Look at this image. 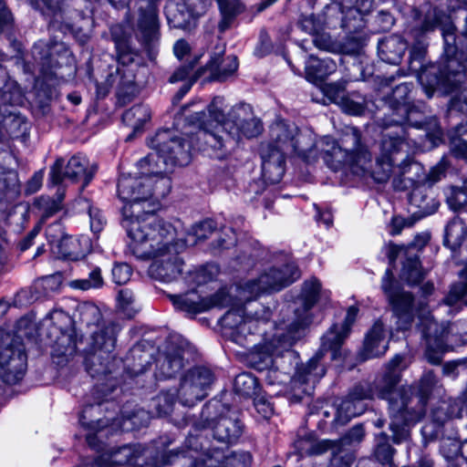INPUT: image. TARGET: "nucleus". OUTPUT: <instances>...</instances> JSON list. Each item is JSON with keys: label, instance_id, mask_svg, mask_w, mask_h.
<instances>
[{"label": "nucleus", "instance_id": "49", "mask_svg": "<svg viewBox=\"0 0 467 467\" xmlns=\"http://www.w3.org/2000/svg\"><path fill=\"white\" fill-rule=\"evenodd\" d=\"M81 321L86 325H90L99 321L100 317L99 309L92 304H84L78 307Z\"/></svg>", "mask_w": 467, "mask_h": 467}, {"label": "nucleus", "instance_id": "39", "mask_svg": "<svg viewBox=\"0 0 467 467\" xmlns=\"http://www.w3.org/2000/svg\"><path fill=\"white\" fill-rule=\"evenodd\" d=\"M218 275V267L214 265L200 266L188 273L186 282L191 285L200 286L213 280Z\"/></svg>", "mask_w": 467, "mask_h": 467}, {"label": "nucleus", "instance_id": "34", "mask_svg": "<svg viewBox=\"0 0 467 467\" xmlns=\"http://www.w3.org/2000/svg\"><path fill=\"white\" fill-rule=\"evenodd\" d=\"M150 119V109L146 106L136 105L126 110L122 115V121L133 129L134 132H140Z\"/></svg>", "mask_w": 467, "mask_h": 467}, {"label": "nucleus", "instance_id": "60", "mask_svg": "<svg viewBox=\"0 0 467 467\" xmlns=\"http://www.w3.org/2000/svg\"><path fill=\"white\" fill-rule=\"evenodd\" d=\"M209 2L210 0H185V5L192 16H201L205 12Z\"/></svg>", "mask_w": 467, "mask_h": 467}, {"label": "nucleus", "instance_id": "35", "mask_svg": "<svg viewBox=\"0 0 467 467\" xmlns=\"http://www.w3.org/2000/svg\"><path fill=\"white\" fill-rule=\"evenodd\" d=\"M466 235V227L460 218H453L445 228L444 244L451 249L459 247Z\"/></svg>", "mask_w": 467, "mask_h": 467}, {"label": "nucleus", "instance_id": "14", "mask_svg": "<svg viewBox=\"0 0 467 467\" xmlns=\"http://www.w3.org/2000/svg\"><path fill=\"white\" fill-rule=\"evenodd\" d=\"M381 286L397 318L398 329L407 330L410 327L414 318L413 297L411 294L394 286L393 274L389 268L382 278Z\"/></svg>", "mask_w": 467, "mask_h": 467}, {"label": "nucleus", "instance_id": "50", "mask_svg": "<svg viewBox=\"0 0 467 467\" xmlns=\"http://www.w3.org/2000/svg\"><path fill=\"white\" fill-rule=\"evenodd\" d=\"M131 274V268L127 264H116L112 268V278L118 285L126 284L130 279Z\"/></svg>", "mask_w": 467, "mask_h": 467}, {"label": "nucleus", "instance_id": "8", "mask_svg": "<svg viewBox=\"0 0 467 467\" xmlns=\"http://www.w3.org/2000/svg\"><path fill=\"white\" fill-rule=\"evenodd\" d=\"M403 361V356L396 355L388 363L384 376L377 379L373 387L368 384L356 386L348 398L343 400L337 408L336 420L340 424H345L351 418L362 414L364 408L360 401L363 400L379 398L389 400V391L400 381V371L405 368Z\"/></svg>", "mask_w": 467, "mask_h": 467}, {"label": "nucleus", "instance_id": "12", "mask_svg": "<svg viewBox=\"0 0 467 467\" xmlns=\"http://www.w3.org/2000/svg\"><path fill=\"white\" fill-rule=\"evenodd\" d=\"M118 332L119 327L109 324L93 334L92 340L96 349L85 359L87 371L92 378L111 372V352L115 348Z\"/></svg>", "mask_w": 467, "mask_h": 467}, {"label": "nucleus", "instance_id": "10", "mask_svg": "<svg viewBox=\"0 0 467 467\" xmlns=\"http://www.w3.org/2000/svg\"><path fill=\"white\" fill-rule=\"evenodd\" d=\"M467 75V66L456 57H449L438 67L431 66L419 75V81L428 98L440 89L451 93L460 87Z\"/></svg>", "mask_w": 467, "mask_h": 467}, {"label": "nucleus", "instance_id": "17", "mask_svg": "<svg viewBox=\"0 0 467 467\" xmlns=\"http://www.w3.org/2000/svg\"><path fill=\"white\" fill-rule=\"evenodd\" d=\"M55 53H59L61 58L66 59L67 63L69 62V51L62 44L49 47L46 42L38 41L32 47L34 62L46 79L64 78L62 74L57 72L61 64L57 59H55Z\"/></svg>", "mask_w": 467, "mask_h": 467}, {"label": "nucleus", "instance_id": "28", "mask_svg": "<svg viewBox=\"0 0 467 467\" xmlns=\"http://www.w3.org/2000/svg\"><path fill=\"white\" fill-rule=\"evenodd\" d=\"M243 427L235 418L223 416L219 418L213 426V437L223 443L235 442L241 436Z\"/></svg>", "mask_w": 467, "mask_h": 467}, {"label": "nucleus", "instance_id": "33", "mask_svg": "<svg viewBox=\"0 0 467 467\" xmlns=\"http://www.w3.org/2000/svg\"><path fill=\"white\" fill-rule=\"evenodd\" d=\"M88 246V238L65 237L59 243L62 256L68 260L77 261L85 255Z\"/></svg>", "mask_w": 467, "mask_h": 467}, {"label": "nucleus", "instance_id": "6", "mask_svg": "<svg viewBox=\"0 0 467 467\" xmlns=\"http://www.w3.org/2000/svg\"><path fill=\"white\" fill-rule=\"evenodd\" d=\"M229 117L230 119L225 122L227 130L223 134L213 133L208 129L201 130L197 133L198 139L204 140V145H200L199 150L206 151L211 149L214 151L215 158L223 159L236 146L241 136L254 138L263 130L260 119L254 117L249 104L242 103L233 107Z\"/></svg>", "mask_w": 467, "mask_h": 467}, {"label": "nucleus", "instance_id": "18", "mask_svg": "<svg viewBox=\"0 0 467 467\" xmlns=\"http://www.w3.org/2000/svg\"><path fill=\"white\" fill-rule=\"evenodd\" d=\"M63 160H57L50 169L49 180L52 184L57 185L67 178L74 182H82V188H85L92 180L96 168H88V161L85 157L73 156L62 172Z\"/></svg>", "mask_w": 467, "mask_h": 467}, {"label": "nucleus", "instance_id": "46", "mask_svg": "<svg viewBox=\"0 0 467 467\" xmlns=\"http://www.w3.org/2000/svg\"><path fill=\"white\" fill-rule=\"evenodd\" d=\"M341 109L351 115H360L365 109V100L359 95L346 96L339 104Z\"/></svg>", "mask_w": 467, "mask_h": 467}, {"label": "nucleus", "instance_id": "32", "mask_svg": "<svg viewBox=\"0 0 467 467\" xmlns=\"http://www.w3.org/2000/svg\"><path fill=\"white\" fill-rule=\"evenodd\" d=\"M256 322V320L245 317L243 308L231 309L221 319L223 327L236 330L239 334H244L246 329L254 327Z\"/></svg>", "mask_w": 467, "mask_h": 467}, {"label": "nucleus", "instance_id": "57", "mask_svg": "<svg viewBox=\"0 0 467 467\" xmlns=\"http://www.w3.org/2000/svg\"><path fill=\"white\" fill-rule=\"evenodd\" d=\"M13 22V16L5 3L0 0V34L8 29Z\"/></svg>", "mask_w": 467, "mask_h": 467}, {"label": "nucleus", "instance_id": "43", "mask_svg": "<svg viewBox=\"0 0 467 467\" xmlns=\"http://www.w3.org/2000/svg\"><path fill=\"white\" fill-rule=\"evenodd\" d=\"M462 411L456 403L447 404L442 402L432 412V418L439 425H442L447 420L452 418H460Z\"/></svg>", "mask_w": 467, "mask_h": 467}, {"label": "nucleus", "instance_id": "4", "mask_svg": "<svg viewBox=\"0 0 467 467\" xmlns=\"http://www.w3.org/2000/svg\"><path fill=\"white\" fill-rule=\"evenodd\" d=\"M318 296L328 298L327 291H321V284L316 278L304 283L301 292L304 316L296 310V318L288 324H280L271 339L256 346L248 356V362L252 368L258 371H265L274 366L275 357L280 356L288 350L303 335L306 327L310 323L307 312L317 301Z\"/></svg>", "mask_w": 467, "mask_h": 467}, {"label": "nucleus", "instance_id": "47", "mask_svg": "<svg viewBox=\"0 0 467 467\" xmlns=\"http://www.w3.org/2000/svg\"><path fill=\"white\" fill-rule=\"evenodd\" d=\"M346 81L339 80L326 84L323 88L324 94L334 103L340 104L347 96L345 93Z\"/></svg>", "mask_w": 467, "mask_h": 467}, {"label": "nucleus", "instance_id": "53", "mask_svg": "<svg viewBox=\"0 0 467 467\" xmlns=\"http://www.w3.org/2000/svg\"><path fill=\"white\" fill-rule=\"evenodd\" d=\"M424 55L425 47L422 45L418 44L412 47L410 55V67L413 68L415 71L422 67V60Z\"/></svg>", "mask_w": 467, "mask_h": 467}, {"label": "nucleus", "instance_id": "15", "mask_svg": "<svg viewBox=\"0 0 467 467\" xmlns=\"http://www.w3.org/2000/svg\"><path fill=\"white\" fill-rule=\"evenodd\" d=\"M214 375L211 369L205 367H196L190 369L182 378L179 398L184 406H193L197 401L203 400L208 395Z\"/></svg>", "mask_w": 467, "mask_h": 467}, {"label": "nucleus", "instance_id": "26", "mask_svg": "<svg viewBox=\"0 0 467 467\" xmlns=\"http://www.w3.org/2000/svg\"><path fill=\"white\" fill-rule=\"evenodd\" d=\"M137 457L138 453L135 448L125 445L102 453L90 466L88 463H84L80 467H113L115 465L132 463Z\"/></svg>", "mask_w": 467, "mask_h": 467}, {"label": "nucleus", "instance_id": "5", "mask_svg": "<svg viewBox=\"0 0 467 467\" xmlns=\"http://www.w3.org/2000/svg\"><path fill=\"white\" fill-rule=\"evenodd\" d=\"M433 371H426L416 388L408 387L395 389L397 383L389 394V410L391 418L390 429L399 432L404 426L420 420L426 412L427 400L438 385Z\"/></svg>", "mask_w": 467, "mask_h": 467}, {"label": "nucleus", "instance_id": "52", "mask_svg": "<svg viewBox=\"0 0 467 467\" xmlns=\"http://www.w3.org/2000/svg\"><path fill=\"white\" fill-rule=\"evenodd\" d=\"M215 229V223L213 220H205L193 226V234L196 239H206Z\"/></svg>", "mask_w": 467, "mask_h": 467}, {"label": "nucleus", "instance_id": "25", "mask_svg": "<svg viewBox=\"0 0 467 467\" xmlns=\"http://www.w3.org/2000/svg\"><path fill=\"white\" fill-rule=\"evenodd\" d=\"M154 0H148L145 9L140 7V18L138 20V30L140 37L147 46H151L159 39V17Z\"/></svg>", "mask_w": 467, "mask_h": 467}, {"label": "nucleus", "instance_id": "7", "mask_svg": "<svg viewBox=\"0 0 467 467\" xmlns=\"http://www.w3.org/2000/svg\"><path fill=\"white\" fill-rule=\"evenodd\" d=\"M358 312V308L357 306H349L344 322L341 325L332 326L323 336L320 349L306 364L297 368L293 378L295 388L302 387V392L306 395L312 393L315 384L326 374V368L321 363L324 353L331 351L332 359H337L340 356V347L348 337Z\"/></svg>", "mask_w": 467, "mask_h": 467}, {"label": "nucleus", "instance_id": "11", "mask_svg": "<svg viewBox=\"0 0 467 467\" xmlns=\"http://www.w3.org/2000/svg\"><path fill=\"white\" fill-rule=\"evenodd\" d=\"M271 141L262 147H273L283 155L296 154L309 161L315 141L309 132H300L296 124L284 120L271 126Z\"/></svg>", "mask_w": 467, "mask_h": 467}, {"label": "nucleus", "instance_id": "13", "mask_svg": "<svg viewBox=\"0 0 467 467\" xmlns=\"http://www.w3.org/2000/svg\"><path fill=\"white\" fill-rule=\"evenodd\" d=\"M167 296L177 310L189 315H196L213 307H224L231 303V296L225 288L209 297L202 296L195 289L181 295L169 294Z\"/></svg>", "mask_w": 467, "mask_h": 467}, {"label": "nucleus", "instance_id": "1", "mask_svg": "<svg viewBox=\"0 0 467 467\" xmlns=\"http://www.w3.org/2000/svg\"><path fill=\"white\" fill-rule=\"evenodd\" d=\"M140 172V176L121 174L118 182V194L124 202L123 226L133 254L140 259H153L149 268L150 276L170 283L182 272L183 261L179 254L187 247L188 240L180 230L179 220L171 223L152 214L160 207V199L170 192V178Z\"/></svg>", "mask_w": 467, "mask_h": 467}, {"label": "nucleus", "instance_id": "22", "mask_svg": "<svg viewBox=\"0 0 467 467\" xmlns=\"http://www.w3.org/2000/svg\"><path fill=\"white\" fill-rule=\"evenodd\" d=\"M389 348V333L383 323L377 320L366 335L361 356L364 359L379 358Z\"/></svg>", "mask_w": 467, "mask_h": 467}, {"label": "nucleus", "instance_id": "9", "mask_svg": "<svg viewBox=\"0 0 467 467\" xmlns=\"http://www.w3.org/2000/svg\"><path fill=\"white\" fill-rule=\"evenodd\" d=\"M299 275L297 266L293 262H287L281 267L268 269L256 279L236 285L235 291L240 301L247 302L263 293L282 289L296 281Z\"/></svg>", "mask_w": 467, "mask_h": 467}, {"label": "nucleus", "instance_id": "45", "mask_svg": "<svg viewBox=\"0 0 467 467\" xmlns=\"http://www.w3.org/2000/svg\"><path fill=\"white\" fill-rule=\"evenodd\" d=\"M115 46L118 61L122 66H128L135 61L137 53L130 47L126 39H116Z\"/></svg>", "mask_w": 467, "mask_h": 467}, {"label": "nucleus", "instance_id": "63", "mask_svg": "<svg viewBox=\"0 0 467 467\" xmlns=\"http://www.w3.org/2000/svg\"><path fill=\"white\" fill-rule=\"evenodd\" d=\"M46 234H47V237L51 242H57V241L61 242V240L63 238H65L63 227L59 222L50 224L46 230Z\"/></svg>", "mask_w": 467, "mask_h": 467}, {"label": "nucleus", "instance_id": "58", "mask_svg": "<svg viewBox=\"0 0 467 467\" xmlns=\"http://www.w3.org/2000/svg\"><path fill=\"white\" fill-rule=\"evenodd\" d=\"M451 152L458 158H462L467 161V141L456 138L451 142Z\"/></svg>", "mask_w": 467, "mask_h": 467}, {"label": "nucleus", "instance_id": "23", "mask_svg": "<svg viewBox=\"0 0 467 467\" xmlns=\"http://www.w3.org/2000/svg\"><path fill=\"white\" fill-rule=\"evenodd\" d=\"M262 175L268 183H278L285 174V155L273 147L261 148Z\"/></svg>", "mask_w": 467, "mask_h": 467}, {"label": "nucleus", "instance_id": "29", "mask_svg": "<svg viewBox=\"0 0 467 467\" xmlns=\"http://www.w3.org/2000/svg\"><path fill=\"white\" fill-rule=\"evenodd\" d=\"M189 352L182 348L168 350L162 361H159L158 371L161 378L175 376L184 366V359Z\"/></svg>", "mask_w": 467, "mask_h": 467}, {"label": "nucleus", "instance_id": "61", "mask_svg": "<svg viewBox=\"0 0 467 467\" xmlns=\"http://www.w3.org/2000/svg\"><path fill=\"white\" fill-rule=\"evenodd\" d=\"M192 66L191 67H179L171 77H170V82L175 83L178 81H183V80H191L194 78L195 76H192Z\"/></svg>", "mask_w": 467, "mask_h": 467}, {"label": "nucleus", "instance_id": "51", "mask_svg": "<svg viewBox=\"0 0 467 467\" xmlns=\"http://www.w3.org/2000/svg\"><path fill=\"white\" fill-rule=\"evenodd\" d=\"M17 182L16 171L0 165V190L15 188Z\"/></svg>", "mask_w": 467, "mask_h": 467}, {"label": "nucleus", "instance_id": "3", "mask_svg": "<svg viewBox=\"0 0 467 467\" xmlns=\"http://www.w3.org/2000/svg\"><path fill=\"white\" fill-rule=\"evenodd\" d=\"M224 108L223 97H215L208 106L209 116L215 122L214 127L203 121V111L195 112L194 119L199 124V130L194 135H187V138L177 137L168 130L158 131L149 141L150 147L155 151L139 161V170L158 178L165 176L164 173L175 165H187L191 161L192 150H199L200 145H204V140L197 137L201 130L208 129L219 134H223L227 130L225 122L230 117L229 112L225 115Z\"/></svg>", "mask_w": 467, "mask_h": 467}, {"label": "nucleus", "instance_id": "55", "mask_svg": "<svg viewBox=\"0 0 467 467\" xmlns=\"http://www.w3.org/2000/svg\"><path fill=\"white\" fill-rule=\"evenodd\" d=\"M254 405L264 418H269L273 414V408L271 404L264 398L259 397L258 394L253 398Z\"/></svg>", "mask_w": 467, "mask_h": 467}, {"label": "nucleus", "instance_id": "20", "mask_svg": "<svg viewBox=\"0 0 467 467\" xmlns=\"http://www.w3.org/2000/svg\"><path fill=\"white\" fill-rule=\"evenodd\" d=\"M91 4L88 0H68L59 13L55 14L56 20L61 18L72 32H81L91 24Z\"/></svg>", "mask_w": 467, "mask_h": 467}, {"label": "nucleus", "instance_id": "38", "mask_svg": "<svg viewBox=\"0 0 467 467\" xmlns=\"http://www.w3.org/2000/svg\"><path fill=\"white\" fill-rule=\"evenodd\" d=\"M461 281L453 285L444 298V303L448 306L456 305L459 302L467 305V265L461 272Z\"/></svg>", "mask_w": 467, "mask_h": 467}, {"label": "nucleus", "instance_id": "59", "mask_svg": "<svg viewBox=\"0 0 467 467\" xmlns=\"http://www.w3.org/2000/svg\"><path fill=\"white\" fill-rule=\"evenodd\" d=\"M451 453L449 454L446 452V443H442L441 451L445 458L452 459L460 451L462 457L467 461V440L461 446H459L456 442L451 443Z\"/></svg>", "mask_w": 467, "mask_h": 467}, {"label": "nucleus", "instance_id": "54", "mask_svg": "<svg viewBox=\"0 0 467 467\" xmlns=\"http://www.w3.org/2000/svg\"><path fill=\"white\" fill-rule=\"evenodd\" d=\"M175 11L179 9L175 8L173 5L166 6V16L170 24H172L174 27H182L187 23V18L182 13L176 14Z\"/></svg>", "mask_w": 467, "mask_h": 467}, {"label": "nucleus", "instance_id": "30", "mask_svg": "<svg viewBox=\"0 0 467 467\" xmlns=\"http://www.w3.org/2000/svg\"><path fill=\"white\" fill-rule=\"evenodd\" d=\"M406 49L407 43L400 36H390L379 44L381 59L389 64H398Z\"/></svg>", "mask_w": 467, "mask_h": 467}, {"label": "nucleus", "instance_id": "37", "mask_svg": "<svg viewBox=\"0 0 467 467\" xmlns=\"http://www.w3.org/2000/svg\"><path fill=\"white\" fill-rule=\"evenodd\" d=\"M234 390L242 396L254 398L260 390L257 379L250 373L239 374L234 379Z\"/></svg>", "mask_w": 467, "mask_h": 467}, {"label": "nucleus", "instance_id": "31", "mask_svg": "<svg viewBox=\"0 0 467 467\" xmlns=\"http://www.w3.org/2000/svg\"><path fill=\"white\" fill-rule=\"evenodd\" d=\"M221 14L218 24L220 33H224L231 27L235 18L244 11V5L240 0H216Z\"/></svg>", "mask_w": 467, "mask_h": 467}, {"label": "nucleus", "instance_id": "41", "mask_svg": "<svg viewBox=\"0 0 467 467\" xmlns=\"http://www.w3.org/2000/svg\"><path fill=\"white\" fill-rule=\"evenodd\" d=\"M70 287L80 290H89L99 288L103 285V277L99 266L92 268L88 278L75 279L70 281Z\"/></svg>", "mask_w": 467, "mask_h": 467}, {"label": "nucleus", "instance_id": "16", "mask_svg": "<svg viewBox=\"0 0 467 467\" xmlns=\"http://www.w3.org/2000/svg\"><path fill=\"white\" fill-rule=\"evenodd\" d=\"M26 370V355L23 344L16 338L0 348V378L7 384L20 381Z\"/></svg>", "mask_w": 467, "mask_h": 467}, {"label": "nucleus", "instance_id": "56", "mask_svg": "<svg viewBox=\"0 0 467 467\" xmlns=\"http://www.w3.org/2000/svg\"><path fill=\"white\" fill-rule=\"evenodd\" d=\"M88 214L90 217V228L93 232L99 233L105 224V219L98 209L89 208Z\"/></svg>", "mask_w": 467, "mask_h": 467}, {"label": "nucleus", "instance_id": "27", "mask_svg": "<svg viewBox=\"0 0 467 467\" xmlns=\"http://www.w3.org/2000/svg\"><path fill=\"white\" fill-rule=\"evenodd\" d=\"M337 69V64L329 57L319 59L309 56L306 62V78L309 82L317 84Z\"/></svg>", "mask_w": 467, "mask_h": 467}, {"label": "nucleus", "instance_id": "44", "mask_svg": "<svg viewBox=\"0 0 467 467\" xmlns=\"http://www.w3.org/2000/svg\"><path fill=\"white\" fill-rule=\"evenodd\" d=\"M64 198L63 192H58V196L57 200L51 199L49 197H40L37 200V205L39 206L40 210L42 211V217L43 219H47L62 208V201Z\"/></svg>", "mask_w": 467, "mask_h": 467}, {"label": "nucleus", "instance_id": "21", "mask_svg": "<svg viewBox=\"0 0 467 467\" xmlns=\"http://www.w3.org/2000/svg\"><path fill=\"white\" fill-rule=\"evenodd\" d=\"M47 317L60 334L53 346L54 355L66 358L72 356L76 352V343L67 333V327L71 325L70 317L62 310L55 309L48 313Z\"/></svg>", "mask_w": 467, "mask_h": 467}, {"label": "nucleus", "instance_id": "62", "mask_svg": "<svg viewBox=\"0 0 467 467\" xmlns=\"http://www.w3.org/2000/svg\"><path fill=\"white\" fill-rule=\"evenodd\" d=\"M93 409L94 408L92 405L86 406L80 415L79 421L86 428H88L91 430H100L102 428V421L100 420H89V421L87 420V414H88L89 411L93 410Z\"/></svg>", "mask_w": 467, "mask_h": 467}, {"label": "nucleus", "instance_id": "19", "mask_svg": "<svg viewBox=\"0 0 467 467\" xmlns=\"http://www.w3.org/2000/svg\"><path fill=\"white\" fill-rule=\"evenodd\" d=\"M422 336L426 339L425 358L432 365H439L446 351L445 337L447 328L439 324L432 317H425L420 324Z\"/></svg>", "mask_w": 467, "mask_h": 467}, {"label": "nucleus", "instance_id": "64", "mask_svg": "<svg viewBox=\"0 0 467 467\" xmlns=\"http://www.w3.org/2000/svg\"><path fill=\"white\" fill-rule=\"evenodd\" d=\"M365 435L364 429L360 425H357L349 430L348 434L344 437V443L359 442Z\"/></svg>", "mask_w": 467, "mask_h": 467}, {"label": "nucleus", "instance_id": "48", "mask_svg": "<svg viewBox=\"0 0 467 467\" xmlns=\"http://www.w3.org/2000/svg\"><path fill=\"white\" fill-rule=\"evenodd\" d=\"M446 197L447 202L452 210H459L467 203V192L462 187H450Z\"/></svg>", "mask_w": 467, "mask_h": 467}, {"label": "nucleus", "instance_id": "24", "mask_svg": "<svg viewBox=\"0 0 467 467\" xmlns=\"http://www.w3.org/2000/svg\"><path fill=\"white\" fill-rule=\"evenodd\" d=\"M252 456L247 451H234L223 455L219 451H214L212 455L197 460L192 467H249Z\"/></svg>", "mask_w": 467, "mask_h": 467}, {"label": "nucleus", "instance_id": "36", "mask_svg": "<svg viewBox=\"0 0 467 467\" xmlns=\"http://www.w3.org/2000/svg\"><path fill=\"white\" fill-rule=\"evenodd\" d=\"M210 67L213 78L223 81L237 70L238 60L235 56H228L220 63H217V59H213Z\"/></svg>", "mask_w": 467, "mask_h": 467}, {"label": "nucleus", "instance_id": "42", "mask_svg": "<svg viewBox=\"0 0 467 467\" xmlns=\"http://www.w3.org/2000/svg\"><path fill=\"white\" fill-rule=\"evenodd\" d=\"M175 400V393L173 391H161L152 400L151 406L155 410V414L159 417L170 414L172 410Z\"/></svg>", "mask_w": 467, "mask_h": 467}, {"label": "nucleus", "instance_id": "2", "mask_svg": "<svg viewBox=\"0 0 467 467\" xmlns=\"http://www.w3.org/2000/svg\"><path fill=\"white\" fill-rule=\"evenodd\" d=\"M412 84L401 83L392 90L389 99L392 119L389 125L399 126L397 130L387 131L382 138L380 153L372 168L371 153L361 141V133L355 128H348L338 140L329 136L320 140L323 159L333 171L348 168L358 176L369 175L375 182H386L394 175L393 184L398 190H407L421 182L420 163L406 158L400 165L395 166V156L407 151L410 148L408 134L403 124L410 122L413 113L410 104Z\"/></svg>", "mask_w": 467, "mask_h": 467}, {"label": "nucleus", "instance_id": "40", "mask_svg": "<svg viewBox=\"0 0 467 467\" xmlns=\"http://www.w3.org/2000/svg\"><path fill=\"white\" fill-rule=\"evenodd\" d=\"M425 272L422 270L419 258L410 257L403 265L401 277L410 285L419 284L423 280Z\"/></svg>", "mask_w": 467, "mask_h": 467}]
</instances>
